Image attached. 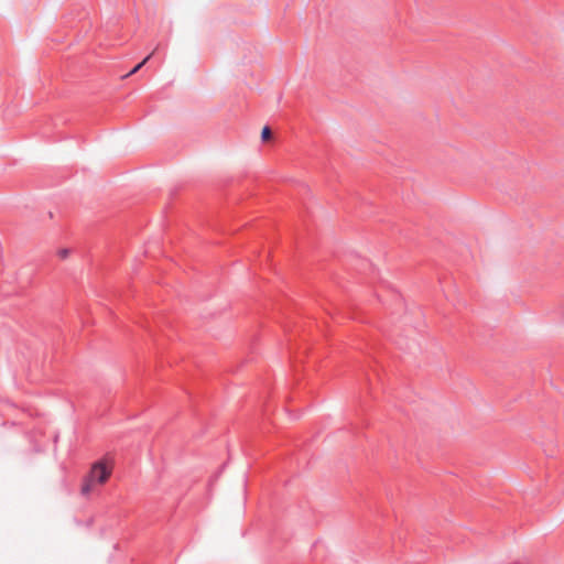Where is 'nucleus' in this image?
I'll use <instances>...</instances> for the list:
<instances>
[{
	"label": "nucleus",
	"instance_id": "obj_1",
	"mask_svg": "<svg viewBox=\"0 0 564 564\" xmlns=\"http://www.w3.org/2000/svg\"><path fill=\"white\" fill-rule=\"evenodd\" d=\"M110 474L111 470L102 462L95 463L91 466L89 474L84 479L82 494L88 495L95 484H105L108 480Z\"/></svg>",
	"mask_w": 564,
	"mask_h": 564
},
{
	"label": "nucleus",
	"instance_id": "obj_2",
	"mask_svg": "<svg viewBox=\"0 0 564 564\" xmlns=\"http://www.w3.org/2000/svg\"><path fill=\"white\" fill-rule=\"evenodd\" d=\"M152 54L148 55L145 58L142 59V62H140L139 64H137L128 74L129 75H132L134 73H137L148 61L149 58L151 57Z\"/></svg>",
	"mask_w": 564,
	"mask_h": 564
},
{
	"label": "nucleus",
	"instance_id": "obj_3",
	"mask_svg": "<svg viewBox=\"0 0 564 564\" xmlns=\"http://www.w3.org/2000/svg\"><path fill=\"white\" fill-rule=\"evenodd\" d=\"M271 135H272V132H271L270 128L268 126H264L262 131H261V139H262V141L270 140Z\"/></svg>",
	"mask_w": 564,
	"mask_h": 564
},
{
	"label": "nucleus",
	"instance_id": "obj_4",
	"mask_svg": "<svg viewBox=\"0 0 564 564\" xmlns=\"http://www.w3.org/2000/svg\"><path fill=\"white\" fill-rule=\"evenodd\" d=\"M68 253H69V249H61L58 251V256H59L61 259L67 258Z\"/></svg>",
	"mask_w": 564,
	"mask_h": 564
}]
</instances>
